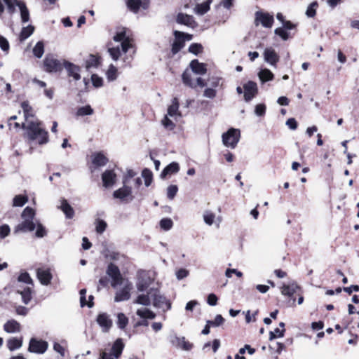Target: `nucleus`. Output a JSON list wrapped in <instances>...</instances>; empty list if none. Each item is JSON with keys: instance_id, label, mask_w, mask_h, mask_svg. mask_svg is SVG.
Wrapping results in <instances>:
<instances>
[{"instance_id": "1", "label": "nucleus", "mask_w": 359, "mask_h": 359, "mask_svg": "<svg viewBox=\"0 0 359 359\" xmlns=\"http://www.w3.org/2000/svg\"><path fill=\"white\" fill-rule=\"evenodd\" d=\"M22 128L25 130V137L29 143L35 142L39 145H43L49 141L48 133L42 127L40 121L22 123Z\"/></svg>"}, {"instance_id": "2", "label": "nucleus", "mask_w": 359, "mask_h": 359, "mask_svg": "<svg viewBox=\"0 0 359 359\" xmlns=\"http://www.w3.org/2000/svg\"><path fill=\"white\" fill-rule=\"evenodd\" d=\"M34 217V210L30 207H26L22 213V222L15 227V233L20 231L27 232L34 231L36 228Z\"/></svg>"}, {"instance_id": "3", "label": "nucleus", "mask_w": 359, "mask_h": 359, "mask_svg": "<svg viewBox=\"0 0 359 359\" xmlns=\"http://www.w3.org/2000/svg\"><path fill=\"white\" fill-rule=\"evenodd\" d=\"M125 344L121 338H118L113 343L109 351L104 349L100 352L99 359H118L124 349Z\"/></svg>"}, {"instance_id": "4", "label": "nucleus", "mask_w": 359, "mask_h": 359, "mask_svg": "<svg viewBox=\"0 0 359 359\" xmlns=\"http://www.w3.org/2000/svg\"><path fill=\"white\" fill-rule=\"evenodd\" d=\"M149 294L151 295L152 304L154 307L163 310H169L171 308L170 303L167 300L165 297L161 294L158 288H149Z\"/></svg>"}, {"instance_id": "5", "label": "nucleus", "mask_w": 359, "mask_h": 359, "mask_svg": "<svg viewBox=\"0 0 359 359\" xmlns=\"http://www.w3.org/2000/svg\"><path fill=\"white\" fill-rule=\"evenodd\" d=\"M63 63L52 55H46L43 60V69L48 73H57L62 70Z\"/></svg>"}, {"instance_id": "6", "label": "nucleus", "mask_w": 359, "mask_h": 359, "mask_svg": "<svg viewBox=\"0 0 359 359\" xmlns=\"http://www.w3.org/2000/svg\"><path fill=\"white\" fill-rule=\"evenodd\" d=\"M241 137L238 129L230 128L227 132L222 134V142L226 147L234 149L239 142Z\"/></svg>"}, {"instance_id": "7", "label": "nucleus", "mask_w": 359, "mask_h": 359, "mask_svg": "<svg viewBox=\"0 0 359 359\" xmlns=\"http://www.w3.org/2000/svg\"><path fill=\"white\" fill-rule=\"evenodd\" d=\"M255 25L256 26L259 24L266 28H271L273 26L274 18L270 13L258 11L255 12Z\"/></svg>"}, {"instance_id": "8", "label": "nucleus", "mask_w": 359, "mask_h": 359, "mask_svg": "<svg viewBox=\"0 0 359 359\" xmlns=\"http://www.w3.org/2000/svg\"><path fill=\"white\" fill-rule=\"evenodd\" d=\"M153 282V279L149 276V273L141 271L138 273L136 287L138 292H144L148 290Z\"/></svg>"}, {"instance_id": "9", "label": "nucleus", "mask_w": 359, "mask_h": 359, "mask_svg": "<svg viewBox=\"0 0 359 359\" xmlns=\"http://www.w3.org/2000/svg\"><path fill=\"white\" fill-rule=\"evenodd\" d=\"M107 275L111 278V286L116 287L118 285L123 283V278L120 273L118 267L113 263H110L107 269Z\"/></svg>"}, {"instance_id": "10", "label": "nucleus", "mask_w": 359, "mask_h": 359, "mask_svg": "<svg viewBox=\"0 0 359 359\" xmlns=\"http://www.w3.org/2000/svg\"><path fill=\"white\" fill-rule=\"evenodd\" d=\"M48 347L47 341L32 338L29 341L28 351L34 353L43 354L46 351Z\"/></svg>"}, {"instance_id": "11", "label": "nucleus", "mask_w": 359, "mask_h": 359, "mask_svg": "<svg viewBox=\"0 0 359 359\" xmlns=\"http://www.w3.org/2000/svg\"><path fill=\"white\" fill-rule=\"evenodd\" d=\"M133 288V284L127 280L125 283L123 287L117 290L116 292V295L114 297V301L116 302H123L128 300L130 297V290Z\"/></svg>"}, {"instance_id": "12", "label": "nucleus", "mask_w": 359, "mask_h": 359, "mask_svg": "<svg viewBox=\"0 0 359 359\" xmlns=\"http://www.w3.org/2000/svg\"><path fill=\"white\" fill-rule=\"evenodd\" d=\"M244 100L248 102L252 100L257 94V85L252 81H249L243 85Z\"/></svg>"}, {"instance_id": "13", "label": "nucleus", "mask_w": 359, "mask_h": 359, "mask_svg": "<svg viewBox=\"0 0 359 359\" xmlns=\"http://www.w3.org/2000/svg\"><path fill=\"white\" fill-rule=\"evenodd\" d=\"M170 342L177 348H180L184 351H190L193 344L186 341L185 337H179L176 334L170 337Z\"/></svg>"}, {"instance_id": "14", "label": "nucleus", "mask_w": 359, "mask_h": 359, "mask_svg": "<svg viewBox=\"0 0 359 359\" xmlns=\"http://www.w3.org/2000/svg\"><path fill=\"white\" fill-rule=\"evenodd\" d=\"M96 321L103 332H108L113 325L112 320L107 313H100Z\"/></svg>"}, {"instance_id": "15", "label": "nucleus", "mask_w": 359, "mask_h": 359, "mask_svg": "<svg viewBox=\"0 0 359 359\" xmlns=\"http://www.w3.org/2000/svg\"><path fill=\"white\" fill-rule=\"evenodd\" d=\"M36 276L43 285H48L53 278L50 269L48 268H38L36 269Z\"/></svg>"}, {"instance_id": "16", "label": "nucleus", "mask_w": 359, "mask_h": 359, "mask_svg": "<svg viewBox=\"0 0 359 359\" xmlns=\"http://www.w3.org/2000/svg\"><path fill=\"white\" fill-rule=\"evenodd\" d=\"M184 32L175 31L174 36L175 39L172 44L171 52L172 55L177 54L185 45V39H183Z\"/></svg>"}, {"instance_id": "17", "label": "nucleus", "mask_w": 359, "mask_h": 359, "mask_svg": "<svg viewBox=\"0 0 359 359\" xmlns=\"http://www.w3.org/2000/svg\"><path fill=\"white\" fill-rule=\"evenodd\" d=\"M132 189L130 187L124 185L123 187L116 190L113 196L115 198H119L123 201L129 200L130 201H133V196L131 195Z\"/></svg>"}, {"instance_id": "18", "label": "nucleus", "mask_w": 359, "mask_h": 359, "mask_svg": "<svg viewBox=\"0 0 359 359\" xmlns=\"http://www.w3.org/2000/svg\"><path fill=\"white\" fill-rule=\"evenodd\" d=\"M63 67L67 70V75L69 77H72L75 81H79L81 79V68L78 65H76L70 62L64 60Z\"/></svg>"}, {"instance_id": "19", "label": "nucleus", "mask_w": 359, "mask_h": 359, "mask_svg": "<svg viewBox=\"0 0 359 359\" xmlns=\"http://www.w3.org/2000/svg\"><path fill=\"white\" fill-rule=\"evenodd\" d=\"M21 107L23 110L25 117V122L22 123H28L29 122H34L39 121L34 116V110L27 101L22 102L21 104Z\"/></svg>"}, {"instance_id": "20", "label": "nucleus", "mask_w": 359, "mask_h": 359, "mask_svg": "<svg viewBox=\"0 0 359 359\" xmlns=\"http://www.w3.org/2000/svg\"><path fill=\"white\" fill-rule=\"evenodd\" d=\"M128 8L137 13L140 8L147 9L149 7V0H126Z\"/></svg>"}, {"instance_id": "21", "label": "nucleus", "mask_w": 359, "mask_h": 359, "mask_svg": "<svg viewBox=\"0 0 359 359\" xmlns=\"http://www.w3.org/2000/svg\"><path fill=\"white\" fill-rule=\"evenodd\" d=\"M264 60L272 66H276L279 60V56L276 51L271 48H266L264 52Z\"/></svg>"}, {"instance_id": "22", "label": "nucleus", "mask_w": 359, "mask_h": 359, "mask_svg": "<svg viewBox=\"0 0 359 359\" xmlns=\"http://www.w3.org/2000/svg\"><path fill=\"white\" fill-rule=\"evenodd\" d=\"M280 289L283 295L292 298L294 294L299 290V287L295 283H292L287 285L284 284Z\"/></svg>"}, {"instance_id": "23", "label": "nucleus", "mask_w": 359, "mask_h": 359, "mask_svg": "<svg viewBox=\"0 0 359 359\" xmlns=\"http://www.w3.org/2000/svg\"><path fill=\"white\" fill-rule=\"evenodd\" d=\"M16 0H0V18L5 10L4 4L6 6L7 11L12 15L15 11Z\"/></svg>"}, {"instance_id": "24", "label": "nucleus", "mask_w": 359, "mask_h": 359, "mask_svg": "<svg viewBox=\"0 0 359 359\" xmlns=\"http://www.w3.org/2000/svg\"><path fill=\"white\" fill-rule=\"evenodd\" d=\"M116 174L112 170H106L102 175L103 186L109 187L115 182Z\"/></svg>"}, {"instance_id": "25", "label": "nucleus", "mask_w": 359, "mask_h": 359, "mask_svg": "<svg viewBox=\"0 0 359 359\" xmlns=\"http://www.w3.org/2000/svg\"><path fill=\"white\" fill-rule=\"evenodd\" d=\"M4 330L7 333L19 332L20 331V324L15 320H9L4 324Z\"/></svg>"}, {"instance_id": "26", "label": "nucleus", "mask_w": 359, "mask_h": 359, "mask_svg": "<svg viewBox=\"0 0 359 359\" xmlns=\"http://www.w3.org/2000/svg\"><path fill=\"white\" fill-rule=\"evenodd\" d=\"M18 6L20 11V17L22 23H26L29 20V12L25 5V4L22 1H19L16 0L15 7Z\"/></svg>"}, {"instance_id": "27", "label": "nucleus", "mask_w": 359, "mask_h": 359, "mask_svg": "<svg viewBox=\"0 0 359 359\" xmlns=\"http://www.w3.org/2000/svg\"><path fill=\"white\" fill-rule=\"evenodd\" d=\"M177 22L179 24L193 27L195 24L194 17L187 14L180 13L177 16Z\"/></svg>"}, {"instance_id": "28", "label": "nucleus", "mask_w": 359, "mask_h": 359, "mask_svg": "<svg viewBox=\"0 0 359 359\" xmlns=\"http://www.w3.org/2000/svg\"><path fill=\"white\" fill-rule=\"evenodd\" d=\"M180 170V165L177 162H172L168 164L161 173V177L165 178L168 175L175 174Z\"/></svg>"}, {"instance_id": "29", "label": "nucleus", "mask_w": 359, "mask_h": 359, "mask_svg": "<svg viewBox=\"0 0 359 359\" xmlns=\"http://www.w3.org/2000/svg\"><path fill=\"white\" fill-rule=\"evenodd\" d=\"M190 67L191 70L197 74L203 75L207 72L205 65L200 63L198 60H192L190 63Z\"/></svg>"}, {"instance_id": "30", "label": "nucleus", "mask_w": 359, "mask_h": 359, "mask_svg": "<svg viewBox=\"0 0 359 359\" xmlns=\"http://www.w3.org/2000/svg\"><path fill=\"white\" fill-rule=\"evenodd\" d=\"M151 295L149 294V290L147 292V294H140L137 298L134 300L133 303L137 304H140L142 306H148L151 304Z\"/></svg>"}, {"instance_id": "31", "label": "nucleus", "mask_w": 359, "mask_h": 359, "mask_svg": "<svg viewBox=\"0 0 359 359\" xmlns=\"http://www.w3.org/2000/svg\"><path fill=\"white\" fill-rule=\"evenodd\" d=\"M60 208L65 213L67 218L72 219L74 217V210L67 200L62 199L61 201Z\"/></svg>"}, {"instance_id": "32", "label": "nucleus", "mask_w": 359, "mask_h": 359, "mask_svg": "<svg viewBox=\"0 0 359 359\" xmlns=\"http://www.w3.org/2000/svg\"><path fill=\"white\" fill-rule=\"evenodd\" d=\"M22 346V339L11 337L7 340V347L11 351L20 348Z\"/></svg>"}, {"instance_id": "33", "label": "nucleus", "mask_w": 359, "mask_h": 359, "mask_svg": "<svg viewBox=\"0 0 359 359\" xmlns=\"http://www.w3.org/2000/svg\"><path fill=\"white\" fill-rule=\"evenodd\" d=\"M179 102L177 98L175 97L172 100V104L168 108V115L171 117H175L176 116H180L181 114L179 112Z\"/></svg>"}, {"instance_id": "34", "label": "nucleus", "mask_w": 359, "mask_h": 359, "mask_svg": "<svg viewBox=\"0 0 359 359\" xmlns=\"http://www.w3.org/2000/svg\"><path fill=\"white\" fill-rule=\"evenodd\" d=\"M107 162V158L100 152L95 154L93 156V163L96 166H104Z\"/></svg>"}, {"instance_id": "35", "label": "nucleus", "mask_w": 359, "mask_h": 359, "mask_svg": "<svg viewBox=\"0 0 359 359\" xmlns=\"http://www.w3.org/2000/svg\"><path fill=\"white\" fill-rule=\"evenodd\" d=\"M34 31V27L29 25L27 27H22L20 35H19V39L20 41H23L26 40L27 38H29Z\"/></svg>"}, {"instance_id": "36", "label": "nucleus", "mask_w": 359, "mask_h": 359, "mask_svg": "<svg viewBox=\"0 0 359 359\" xmlns=\"http://www.w3.org/2000/svg\"><path fill=\"white\" fill-rule=\"evenodd\" d=\"M258 76L262 83H264L273 80L274 75L269 69H264L258 73Z\"/></svg>"}, {"instance_id": "37", "label": "nucleus", "mask_w": 359, "mask_h": 359, "mask_svg": "<svg viewBox=\"0 0 359 359\" xmlns=\"http://www.w3.org/2000/svg\"><path fill=\"white\" fill-rule=\"evenodd\" d=\"M136 314L144 319H154L156 318V314L148 309H137Z\"/></svg>"}, {"instance_id": "38", "label": "nucleus", "mask_w": 359, "mask_h": 359, "mask_svg": "<svg viewBox=\"0 0 359 359\" xmlns=\"http://www.w3.org/2000/svg\"><path fill=\"white\" fill-rule=\"evenodd\" d=\"M32 53L36 58L42 57L44 53V43L42 41H38L32 49Z\"/></svg>"}, {"instance_id": "39", "label": "nucleus", "mask_w": 359, "mask_h": 359, "mask_svg": "<svg viewBox=\"0 0 359 359\" xmlns=\"http://www.w3.org/2000/svg\"><path fill=\"white\" fill-rule=\"evenodd\" d=\"M211 0H208L202 4H197L195 8V12L198 15H204L210 10Z\"/></svg>"}, {"instance_id": "40", "label": "nucleus", "mask_w": 359, "mask_h": 359, "mask_svg": "<svg viewBox=\"0 0 359 359\" xmlns=\"http://www.w3.org/2000/svg\"><path fill=\"white\" fill-rule=\"evenodd\" d=\"M116 324L119 329L124 330L128 324V318L123 313H118Z\"/></svg>"}, {"instance_id": "41", "label": "nucleus", "mask_w": 359, "mask_h": 359, "mask_svg": "<svg viewBox=\"0 0 359 359\" xmlns=\"http://www.w3.org/2000/svg\"><path fill=\"white\" fill-rule=\"evenodd\" d=\"M18 292L21 294L22 302L25 304H28L32 299V289L29 287H26L22 291Z\"/></svg>"}, {"instance_id": "42", "label": "nucleus", "mask_w": 359, "mask_h": 359, "mask_svg": "<svg viewBox=\"0 0 359 359\" xmlns=\"http://www.w3.org/2000/svg\"><path fill=\"white\" fill-rule=\"evenodd\" d=\"M94 113L93 109L90 105L88 104L83 107H79L76 111L77 116H90Z\"/></svg>"}, {"instance_id": "43", "label": "nucleus", "mask_w": 359, "mask_h": 359, "mask_svg": "<svg viewBox=\"0 0 359 359\" xmlns=\"http://www.w3.org/2000/svg\"><path fill=\"white\" fill-rule=\"evenodd\" d=\"M203 217L204 222L206 224L211 226L214 223V220L215 219V214L212 212L211 210H205L203 212Z\"/></svg>"}, {"instance_id": "44", "label": "nucleus", "mask_w": 359, "mask_h": 359, "mask_svg": "<svg viewBox=\"0 0 359 359\" xmlns=\"http://www.w3.org/2000/svg\"><path fill=\"white\" fill-rule=\"evenodd\" d=\"M27 202V197L22 195L15 196L13 201V205L22 207Z\"/></svg>"}, {"instance_id": "45", "label": "nucleus", "mask_w": 359, "mask_h": 359, "mask_svg": "<svg viewBox=\"0 0 359 359\" xmlns=\"http://www.w3.org/2000/svg\"><path fill=\"white\" fill-rule=\"evenodd\" d=\"M107 78L109 81H114L117 78V69L113 65H110L106 73Z\"/></svg>"}, {"instance_id": "46", "label": "nucleus", "mask_w": 359, "mask_h": 359, "mask_svg": "<svg viewBox=\"0 0 359 359\" xmlns=\"http://www.w3.org/2000/svg\"><path fill=\"white\" fill-rule=\"evenodd\" d=\"M318 6V4L317 1H313L311 4L309 5L307 7L306 15L309 18H313L316 15V8Z\"/></svg>"}, {"instance_id": "47", "label": "nucleus", "mask_w": 359, "mask_h": 359, "mask_svg": "<svg viewBox=\"0 0 359 359\" xmlns=\"http://www.w3.org/2000/svg\"><path fill=\"white\" fill-rule=\"evenodd\" d=\"M142 176L144 179V184L146 187L150 186L151 182H152V172L150 170L147 168H144L142 170Z\"/></svg>"}, {"instance_id": "48", "label": "nucleus", "mask_w": 359, "mask_h": 359, "mask_svg": "<svg viewBox=\"0 0 359 359\" xmlns=\"http://www.w3.org/2000/svg\"><path fill=\"white\" fill-rule=\"evenodd\" d=\"M224 318L222 316V315L218 314L215 316L213 320H207L208 325H211L212 327H219L222 325L224 323Z\"/></svg>"}, {"instance_id": "49", "label": "nucleus", "mask_w": 359, "mask_h": 359, "mask_svg": "<svg viewBox=\"0 0 359 359\" xmlns=\"http://www.w3.org/2000/svg\"><path fill=\"white\" fill-rule=\"evenodd\" d=\"M86 68L96 67L99 64L98 58L94 55H90L86 60Z\"/></svg>"}, {"instance_id": "50", "label": "nucleus", "mask_w": 359, "mask_h": 359, "mask_svg": "<svg viewBox=\"0 0 359 359\" xmlns=\"http://www.w3.org/2000/svg\"><path fill=\"white\" fill-rule=\"evenodd\" d=\"M173 225V222L170 218H163L160 221V226L165 231L170 230Z\"/></svg>"}, {"instance_id": "51", "label": "nucleus", "mask_w": 359, "mask_h": 359, "mask_svg": "<svg viewBox=\"0 0 359 359\" xmlns=\"http://www.w3.org/2000/svg\"><path fill=\"white\" fill-rule=\"evenodd\" d=\"M36 231L35 235L38 238H43L46 235V228L39 222L36 221Z\"/></svg>"}, {"instance_id": "52", "label": "nucleus", "mask_w": 359, "mask_h": 359, "mask_svg": "<svg viewBox=\"0 0 359 359\" xmlns=\"http://www.w3.org/2000/svg\"><path fill=\"white\" fill-rule=\"evenodd\" d=\"M108 52L111 58L115 61L118 60L121 56V49L119 46H117L116 48H109L108 49Z\"/></svg>"}, {"instance_id": "53", "label": "nucleus", "mask_w": 359, "mask_h": 359, "mask_svg": "<svg viewBox=\"0 0 359 359\" xmlns=\"http://www.w3.org/2000/svg\"><path fill=\"white\" fill-rule=\"evenodd\" d=\"M18 280L19 282L33 285L32 279L31 278L29 274L27 272L20 273V275L18 276Z\"/></svg>"}, {"instance_id": "54", "label": "nucleus", "mask_w": 359, "mask_h": 359, "mask_svg": "<svg viewBox=\"0 0 359 359\" xmlns=\"http://www.w3.org/2000/svg\"><path fill=\"white\" fill-rule=\"evenodd\" d=\"M203 50V46L201 43H191L189 47V51L194 55H198Z\"/></svg>"}, {"instance_id": "55", "label": "nucleus", "mask_w": 359, "mask_h": 359, "mask_svg": "<svg viewBox=\"0 0 359 359\" xmlns=\"http://www.w3.org/2000/svg\"><path fill=\"white\" fill-rule=\"evenodd\" d=\"M183 83L189 86V87H194V83L191 81V74L187 71H185L182 76Z\"/></svg>"}, {"instance_id": "56", "label": "nucleus", "mask_w": 359, "mask_h": 359, "mask_svg": "<svg viewBox=\"0 0 359 359\" xmlns=\"http://www.w3.org/2000/svg\"><path fill=\"white\" fill-rule=\"evenodd\" d=\"M178 191L177 185H170L167 189V196L169 199H173Z\"/></svg>"}, {"instance_id": "57", "label": "nucleus", "mask_w": 359, "mask_h": 359, "mask_svg": "<svg viewBox=\"0 0 359 359\" xmlns=\"http://www.w3.org/2000/svg\"><path fill=\"white\" fill-rule=\"evenodd\" d=\"M274 33L281 37L284 41H286L289 38V34L283 27H278L275 29Z\"/></svg>"}, {"instance_id": "58", "label": "nucleus", "mask_w": 359, "mask_h": 359, "mask_svg": "<svg viewBox=\"0 0 359 359\" xmlns=\"http://www.w3.org/2000/svg\"><path fill=\"white\" fill-rule=\"evenodd\" d=\"M107 223L102 219H97L96 222V231L97 233L102 234L107 228Z\"/></svg>"}, {"instance_id": "59", "label": "nucleus", "mask_w": 359, "mask_h": 359, "mask_svg": "<svg viewBox=\"0 0 359 359\" xmlns=\"http://www.w3.org/2000/svg\"><path fill=\"white\" fill-rule=\"evenodd\" d=\"M11 229L8 224H3L0 226V238L4 239L9 235Z\"/></svg>"}, {"instance_id": "60", "label": "nucleus", "mask_w": 359, "mask_h": 359, "mask_svg": "<svg viewBox=\"0 0 359 359\" xmlns=\"http://www.w3.org/2000/svg\"><path fill=\"white\" fill-rule=\"evenodd\" d=\"M91 81H92L93 85L95 88L101 87L103 85V79H102V78L98 76L97 74H93L91 76Z\"/></svg>"}, {"instance_id": "61", "label": "nucleus", "mask_w": 359, "mask_h": 359, "mask_svg": "<svg viewBox=\"0 0 359 359\" xmlns=\"http://www.w3.org/2000/svg\"><path fill=\"white\" fill-rule=\"evenodd\" d=\"M128 39L129 37L126 36V31L124 30L117 32L116 35L113 37V39L116 42H123L124 40Z\"/></svg>"}, {"instance_id": "62", "label": "nucleus", "mask_w": 359, "mask_h": 359, "mask_svg": "<svg viewBox=\"0 0 359 359\" xmlns=\"http://www.w3.org/2000/svg\"><path fill=\"white\" fill-rule=\"evenodd\" d=\"M255 113L258 116H262L266 113V105L264 104H257L255 109Z\"/></svg>"}, {"instance_id": "63", "label": "nucleus", "mask_w": 359, "mask_h": 359, "mask_svg": "<svg viewBox=\"0 0 359 359\" xmlns=\"http://www.w3.org/2000/svg\"><path fill=\"white\" fill-rule=\"evenodd\" d=\"M162 124L165 128L169 130H172L175 126V123L167 116L162 120Z\"/></svg>"}, {"instance_id": "64", "label": "nucleus", "mask_w": 359, "mask_h": 359, "mask_svg": "<svg viewBox=\"0 0 359 359\" xmlns=\"http://www.w3.org/2000/svg\"><path fill=\"white\" fill-rule=\"evenodd\" d=\"M217 95V91L213 88H208L204 90L203 96L210 98L213 99Z\"/></svg>"}]
</instances>
